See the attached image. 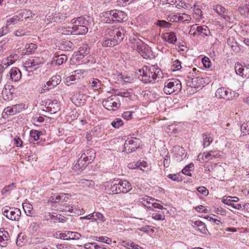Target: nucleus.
<instances>
[{
    "label": "nucleus",
    "instance_id": "nucleus-1",
    "mask_svg": "<svg viewBox=\"0 0 249 249\" xmlns=\"http://www.w3.org/2000/svg\"><path fill=\"white\" fill-rule=\"evenodd\" d=\"M102 44L104 47H113L120 43L124 37L125 31L123 27L108 29L106 32Z\"/></svg>",
    "mask_w": 249,
    "mask_h": 249
},
{
    "label": "nucleus",
    "instance_id": "nucleus-2",
    "mask_svg": "<svg viewBox=\"0 0 249 249\" xmlns=\"http://www.w3.org/2000/svg\"><path fill=\"white\" fill-rule=\"evenodd\" d=\"M139 78L144 83L154 82L157 78L161 77L162 72L156 66H144L139 70Z\"/></svg>",
    "mask_w": 249,
    "mask_h": 249
},
{
    "label": "nucleus",
    "instance_id": "nucleus-3",
    "mask_svg": "<svg viewBox=\"0 0 249 249\" xmlns=\"http://www.w3.org/2000/svg\"><path fill=\"white\" fill-rule=\"evenodd\" d=\"M100 18L102 22L108 24L125 22L127 19L124 12L118 10L104 12L100 14Z\"/></svg>",
    "mask_w": 249,
    "mask_h": 249
},
{
    "label": "nucleus",
    "instance_id": "nucleus-4",
    "mask_svg": "<svg viewBox=\"0 0 249 249\" xmlns=\"http://www.w3.org/2000/svg\"><path fill=\"white\" fill-rule=\"evenodd\" d=\"M134 42L133 49L136 50L143 58L152 59L155 57V55L151 48L139 39H133Z\"/></svg>",
    "mask_w": 249,
    "mask_h": 249
},
{
    "label": "nucleus",
    "instance_id": "nucleus-5",
    "mask_svg": "<svg viewBox=\"0 0 249 249\" xmlns=\"http://www.w3.org/2000/svg\"><path fill=\"white\" fill-rule=\"evenodd\" d=\"M131 189V184L126 180L117 178L111 180L110 190L114 194L126 193Z\"/></svg>",
    "mask_w": 249,
    "mask_h": 249
},
{
    "label": "nucleus",
    "instance_id": "nucleus-6",
    "mask_svg": "<svg viewBox=\"0 0 249 249\" xmlns=\"http://www.w3.org/2000/svg\"><path fill=\"white\" fill-rule=\"evenodd\" d=\"M181 84L178 79H168L164 83L163 91L166 94L169 95L173 93H178L181 90Z\"/></svg>",
    "mask_w": 249,
    "mask_h": 249
},
{
    "label": "nucleus",
    "instance_id": "nucleus-7",
    "mask_svg": "<svg viewBox=\"0 0 249 249\" xmlns=\"http://www.w3.org/2000/svg\"><path fill=\"white\" fill-rule=\"evenodd\" d=\"M44 63V59L40 57H31L24 63L23 67L28 72H33L36 70L40 66Z\"/></svg>",
    "mask_w": 249,
    "mask_h": 249
},
{
    "label": "nucleus",
    "instance_id": "nucleus-8",
    "mask_svg": "<svg viewBox=\"0 0 249 249\" xmlns=\"http://www.w3.org/2000/svg\"><path fill=\"white\" fill-rule=\"evenodd\" d=\"M1 211L3 215L11 220L18 221L20 219L21 211L18 208L5 206L2 208Z\"/></svg>",
    "mask_w": 249,
    "mask_h": 249
},
{
    "label": "nucleus",
    "instance_id": "nucleus-9",
    "mask_svg": "<svg viewBox=\"0 0 249 249\" xmlns=\"http://www.w3.org/2000/svg\"><path fill=\"white\" fill-rule=\"evenodd\" d=\"M140 141L134 137H128L124 144L123 152L130 153L135 151L140 147Z\"/></svg>",
    "mask_w": 249,
    "mask_h": 249
},
{
    "label": "nucleus",
    "instance_id": "nucleus-10",
    "mask_svg": "<svg viewBox=\"0 0 249 249\" xmlns=\"http://www.w3.org/2000/svg\"><path fill=\"white\" fill-rule=\"evenodd\" d=\"M236 93L232 92L231 90L223 87L218 89L215 93V96L219 99L226 100H231L235 97Z\"/></svg>",
    "mask_w": 249,
    "mask_h": 249
},
{
    "label": "nucleus",
    "instance_id": "nucleus-11",
    "mask_svg": "<svg viewBox=\"0 0 249 249\" xmlns=\"http://www.w3.org/2000/svg\"><path fill=\"white\" fill-rule=\"evenodd\" d=\"M102 104L103 106L107 110H113L114 108H118L121 104L116 95H112L107 99H104Z\"/></svg>",
    "mask_w": 249,
    "mask_h": 249
},
{
    "label": "nucleus",
    "instance_id": "nucleus-12",
    "mask_svg": "<svg viewBox=\"0 0 249 249\" xmlns=\"http://www.w3.org/2000/svg\"><path fill=\"white\" fill-rule=\"evenodd\" d=\"M44 103L46 109H43V111L50 112L51 114H54L60 109V104L56 100L52 101L47 99L44 101Z\"/></svg>",
    "mask_w": 249,
    "mask_h": 249
},
{
    "label": "nucleus",
    "instance_id": "nucleus-13",
    "mask_svg": "<svg viewBox=\"0 0 249 249\" xmlns=\"http://www.w3.org/2000/svg\"><path fill=\"white\" fill-rule=\"evenodd\" d=\"M25 107L23 104H18L13 105L11 107H7L4 108L2 114H5L7 115H14L21 112Z\"/></svg>",
    "mask_w": 249,
    "mask_h": 249
},
{
    "label": "nucleus",
    "instance_id": "nucleus-14",
    "mask_svg": "<svg viewBox=\"0 0 249 249\" xmlns=\"http://www.w3.org/2000/svg\"><path fill=\"white\" fill-rule=\"evenodd\" d=\"M67 17L66 13H55L48 15L47 19L51 22H61L65 20Z\"/></svg>",
    "mask_w": 249,
    "mask_h": 249
},
{
    "label": "nucleus",
    "instance_id": "nucleus-15",
    "mask_svg": "<svg viewBox=\"0 0 249 249\" xmlns=\"http://www.w3.org/2000/svg\"><path fill=\"white\" fill-rule=\"evenodd\" d=\"M196 25H193L191 27L190 33L192 31H197L198 33L202 36H212L209 28L205 25L196 26Z\"/></svg>",
    "mask_w": 249,
    "mask_h": 249
},
{
    "label": "nucleus",
    "instance_id": "nucleus-16",
    "mask_svg": "<svg viewBox=\"0 0 249 249\" xmlns=\"http://www.w3.org/2000/svg\"><path fill=\"white\" fill-rule=\"evenodd\" d=\"M89 163L88 161L80 156V157L78 158L77 162L73 166L72 169L75 172L80 173L82 171Z\"/></svg>",
    "mask_w": 249,
    "mask_h": 249
},
{
    "label": "nucleus",
    "instance_id": "nucleus-17",
    "mask_svg": "<svg viewBox=\"0 0 249 249\" xmlns=\"http://www.w3.org/2000/svg\"><path fill=\"white\" fill-rule=\"evenodd\" d=\"M7 76L11 80L17 82L21 79V73L18 68L13 67L10 70Z\"/></svg>",
    "mask_w": 249,
    "mask_h": 249
},
{
    "label": "nucleus",
    "instance_id": "nucleus-18",
    "mask_svg": "<svg viewBox=\"0 0 249 249\" xmlns=\"http://www.w3.org/2000/svg\"><path fill=\"white\" fill-rule=\"evenodd\" d=\"M95 150L90 148L83 151L81 156L89 163H91L95 159Z\"/></svg>",
    "mask_w": 249,
    "mask_h": 249
},
{
    "label": "nucleus",
    "instance_id": "nucleus-19",
    "mask_svg": "<svg viewBox=\"0 0 249 249\" xmlns=\"http://www.w3.org/2000/svg\"><path fill=\"white\" fill-rule=\"evenodd\" d=\"M61 78L60 75H56L52 77L46 83L47 88L45 89L49 90L52 89L60 84Z\"/></svg>",
    "mask_w": 249,
    "mask_h": 249
},
{
    "label": "nucleus",
    "instance_id": "nucleus-20",
    "mask_svg": "<svg viewBox=\"0 0 249 249\" xmlns=\"http://www.w3.org/2000/svg\"><path fill=\"white\" fill-rule=\"evenodd\" d=\"M157 201V200L147 196H142L139 198V202L148 209H151V204L152 201Z\"/></svg>",
    "mask_w": 249,
    "mask_h": 249
},
{
    "label": "nucleus",
    "instance_id": "nucleus-21",
    "mask_svg": "<svg viewBox=\"0 0 249 249\" xmlns=\"http://www.w3.org/2000/svg\"><path fill=\"white\" fill-rule=\"evenodd\" d=\"M73 34L85 35L88 31V26L83 25H73L72 27Z\"/></svg>",
    "mask_w": 249,
    "mask_h": 249
},
{
    "label": "nucleus",
    "instance_id": "nucleus-22",
    "mask_svg": "<svg viewBox=\"0 0 249 249\" xmlns=\"http://www.w3.org/2000/svg\"><path fill=\"white\" fill-rule=\"evenodd\" d=\"M162 36L164 40L169 43L175 44L177 41L176 34L173 32L165 33L162 35Z\"/></svg>",
    "mask_w": 249,
    "mask_h": 249
},
{
    "label": "nucleus",
    "instance_id": "nucleus-23",
    "mask_svg": "<svg viewBox=\"0 0 249 249\" xmlns=\"http://www.w3.org/2000/svg\"><path fill=\"white\" fill-rule=\"evenodd\" d=\"M9 233L3 229H0V246L4 247L6 246L7 241L9 240Z\"/></svg>",
    "mask_w": 249,
    "mask_h": 249
},
{
    "label": "nucleus",
    "instance_id": "nucleus-24",
    "mask_svg": "<svg viewBox=\"0 0 249 249\" xmlns=\"http://www.w3.org/2000/svg\"><path fill=\"white\" fill-rule=\"evenodd\" d=\"M88 85L94 90H98L103 85L101 81L97 78H91L89 81Z\"/></svg>",
    "mask_w": 249,
    "mask_h": 249
},
{
    "label": "nucleus",
    "instance_id": "nucleus-25",
    "mask_svg": "<svg viewBox=\"0 0 249 249\" xmlns=\"http://www.w3.org/2000/svg\"><path fill=\"white\" fill-rule=\"evenodd\" d=\"M234 69L237 75L245 77L248 76V72L244 73V71H248L249 72V69L248 68H243L240 63H237L235 64Z\"/></svg>",
    "mask_w": 249,
    "mask_h": 249
},
{
    "label": "nucleus",
    "instance_id": "nucleus-26",
    "mask_svg": "<svg viewBox=\"0 0 249 249\" xmlns=\"http://www.w3.org/2000/svg\"><path fill=\"white\" fill-rule=\"evenodd\" d=\"M68 59V57L65 54L58 55L53 58L52 64L60 66L63 63H65Z\"/></svg>",
    "mask_w": 249,
    "mask_h": 249
},
{
    "label": "nucleus",
    "instance_id": "nucleus-27",
    "mask_svg": "<svg viewBox=\"0 0 249 249\" xmlns=\"http://www.w3.org/2000/svg\"><path fill=\"white\" fill-rule=\"evenodd\" d=\"M193 226L196 230L200 231L202 233L206 234L207 232V229L205 223L200 221L194 222Z\"/></svg>",
    "mask_w": 249,
    "mask_h": 249
},
{
    "label": "nucleus",
    "instance_id": "nucleus-28",
    "mask_svg": "<svg viewBox=\"0 0 249 249\" xmlns=\"http://www.w3.org/2000/svg\"><path fill=\"white\" fill-rule=\"evenodd\" d=\"M89 53V49L88 45L86 44L83 45L78 49L77 59H81L83 58L84 56L88 54Z\"/></svg>",
    "mask_w": 249,
    "mask_h": 249
},
{
    "label": "nucleus",
    "instance_id": "nucleus-29",
    "mask_svg": "<svg viewBox=\"0 0 249 249\" xmlns=\"http://www.w3.org/2000/svg\"><path fill=\"white\" fill-rule=\"evenodd\" d=\"M240 14L249 18V0H245L244 3L239 8Z\"/></svg>",
    "mask_w": 249,
    "mask_h": 249
},
{
    "label": "nucleus",
    "instance_id": "nucleus-30",
    "mask_svg": "<svg viewBox=\"0 0 249 249\" xmlns=\"http://www.w3.org/2000/svg\"><path fill=\"white\" fill-rule=\"evenodd\" d=\"M191 80L192 85L190 86L195 88L200 87L203 84V79L199 76H194L190 78Z\"/></svg>",
    "mask_w": 249,
    "mask_h": 249
},
{
    "label": "nucleus",
    "instance_id": "nucleus-31",
    "mask_svg": "<svg viewBox=\"0 0 249 249\" xmlns=\"http://www.w3.org/2000/svg\"><path fill=\"white\" fill-rule=\"evenodd\" d=\"M21 19L24 18L26 20H33L35 17V14L32 13V11L29 10H23L20 13Z\"/></svg>",
    "mask_w": 249,
    "mask_h": 249
},
{
    "label": "nucleus",
    "instance_id": "nucleus-32",
    "mask_svg": "<svg viewBox=\"0 0 249 249\" xmlns=\"http://www.w3.org/2000/svg\"><path fill=\"white\" fill-rule=\"evenodd\" d=\"M59 47L62 50L69 51L73 50L74 48V46L70 41H65L61 43Z\"/></svg>",
    "mask_w": 249,
    "mask_h": 249
},
{
    "label": "nucleus",
    "instance_id": "nucleus-33",
    "mask_svg": "<svg viewBox=\"0 0 249 249\" xmlns=\"http://www.w3.org/2000/svg\"><path fill=\"white\" fill-rule=\"evenodd\" d=\"M122 245L128 249H143L142 247L131 241H123Z\"/></svg>",
    "mask_w": 249,
    "mask_h": 249
},
{
    "label": "nucleus",
    "instance_id": "nucleus-34",
    "mask_svg": "<svg viewBox=\"0 0 249 249\" xmlns=\"http://www.w3.org/2000/svg\"><path fill=\"white\" fill-rule=\"evenodd\" d=\"M44 117L48 118L50 119V117H47L45 115H41L40 114H36L32 118V122L36 125L38 126L40 125L41 123H42L44 121Z\"/></svg>",
    "mask_w": 249,
    "mask_h": 249
},
{
    "label": "nucleus",
    "instance_id": "nucleus-35",
    "mask_svg": "<svg viewBox=\"0 0 249 249\" xmlns=\"http://www.w3.org/2000/svg\"><path fill=\"white\" fill-rule=\"evenodd\" d=\"M79 81V78L77 77L76 75L74 73H72V72L70 76L67 77L65 79L66 84L68 86L76 83Z\"/></svg>",
    "mask_w": 249,
    "mask_h": 249
},
{
    "label": "nucleus",
    "instance_id": "nucleus-36",
    "mask_svg": "<svg viewBox=\"0 0 249 249\" xmlns=\"http://www.w3.org/2000/svg\"><path fill=\"white\" fill-rule=\"evenodd\" d=\"M205 161L212 160L213 158H218L220 155L216 151H211L207 153H204Z\"/></svg>",
    "mask_w": 249,
    "mask_h": 249
},
{
    "label": "nucleus",
    "instance_id": "nucleus-37",
    "mask_svg": "<svg viewBox=\"0 0 249 249\" xmlns=\"http://www.w3.org/2000/svg\"><path fill=\"white\" fill-rule=\"evenodd\" d=\"M135 165H136V167H137V168H140L143 172H147L149 171V166L147 162L144 160H139L136 163H135Z\"/></svg>",
    "mask_w": 249,
    "mask_h": 249
},
{
    "label": "nucleus",
    "instance_id": "nucleus-38",
    "mask_svg": "<svg viewBox=\"0 0 249 249\" xmlns=\"http://www.w3.org/2000/svg\"><path fill=\"white\" fill-rule=\"evenodd\" d=\"M21 18L19 14L14 16L11 18H9L7 21V26H10L11 25H15L18 23L19 21L21 20Z\"/></svg>",
    "mask_w": 249,
    "mask_h": 249
},
{
    "label": "nucleus",
    "instance_id": "nucleus-39",
    "mask_svg": "<svg viewBox=\"0 0 249 249\" xmlns=\"http://www.w3.org/2000/svg\"><path fill=\"white\" fill-rule=\"evenodd\" d=\"M203 138V146L204 147H208L213 142V138L209 133H204L202 135Z\"/></svg>",
    "mask_w": 249,
    "mask_h": 249
},
{
    "label": "nucleus",
    "instance_id": "nucleus-40",
    "mask_svg": "<svg viewBox=\"0 0 249 249\" xmlns=\"http://www.w3.org/2000/svg\"><path fill=\"white\" fill-rule=\"evenodd\" d=\"M92 239L95 241L100 242L102 243H105L108 245H109L111 243V239L106 236H94Z\"/></svg>",
    "mask_w": 249,
    "mask_h": 249
},
{
    "label": "nucleus",
    "instance_id": "nucleus-41",
    "mask_svg": "<svg viewBox=\"0 0 249 249\" xmlns=\"http://www.w3.org/2000/svg\"><path fill=\"white\" fill-rule=\"evenodd\" d=\"M32 244L35 246V248L38 249L40 247L38 246L45 241V239L42 237H35L32 239Z\"/></svg>",
    "mask_w": 249,
    "mask_h": 249
},
{
    "label": "nucleus",
    "instance_id": "nucleus-42",
    "mask_svg": "<svg viewBox=\"0 0 249 249\" xmlns=\"http://www.w3.org/2000/svg\"><path fill=\"white\" fill-rule=\"evenodd\" d=\"M57 32L63 35L73 34L72 27H60L57 29Z\"/></svg>",
    "mask_w": 249,
    "mask_h": 249
},
{
    "label": "nucleus",
    "instance_id": "nucleus-43",
    "mask_svg": "<svg viewBox=\"0 0 249 249\" xmlns=\"http://www.w3.org/2000/svg\"><path fill=\"white\" fill-rule=\"evenodd\" d=\"M178 21L182 23L189 22L191 21L192 18L191 16L186 14H182L178 15Z\"/></svg>",
    "mask_w": 249,
    "mask_h": 249
},
{
    "label": "nucleus",
    "instance_id": "nucleus-44",
    "mask_svg": "<svg viewBox=\"0 0 249 249\" xmlns=\"http://www.w3.org/2000/svg\"><path fill=\"white\" fill-rule=\"evenodd\" d=\"M41 134V132L36 130H32L30 132V136L31 140L36 141H37Z\"/></svg>",
    "mask_w": 249,
    "mask_h": 249
},
{
    "label": "nucleus",
    "instance_id": "nucleus-45",
    "mask_svg": "<svg viewBox=\"0 0 249 249\" xmlns=\"http://www.w3.org/2000/svg\"><path fill=\"white\" fill-rule=\"evenodd\" d=\"M72 73L76 75L77 77L79 78V80L80 81L81 78H83L87 75L88 71L85 70L80 69L73 71Z\"/></svg>",
    "mask_w": 249,
    "mask_h": 249
},
{
    "label": "nucleus",
    "instance_id": "nucleus-46",
    "mask_svg": "<svg viewBox=\"0 0 249 249\" xmlns=\"http://www.w3.org/2000/svg\"><path fill=\"white\" fill-rule=\"evenodd\" d=\"M92 132L93 133V135H94L96 137H101L103 131L102 129V127L99 125H97L96 126H94L92 129Z\"/></svg>",
    "mask_w": 249,
    "mask_h": 249
},
{
    "label": "nucleus",
    "instance_id": "nucleus-47",
    "mask_svg": "<svg viewBox=\"0 0 249 249\" xmlns=\"http://www.w3.org/2000/svg\"><path fill=\"white\" fill-rule=\"evenodd\" d=\"M67 234L69 239L71 240H78L81 237V234L77 232L67 231Z\"/></svg>",
    "mask_w": 249,
    "mask_h": 249
},
{
    "label": "nucleus",
    "instance_id": "nucleus-48",
    "mask_svg": "<svg viewBox=\"0 0 249 249\" xmlns=\"http://www.w3.org/2000/svg\"><path fill=\"white\" fill-rule=\"evenodd\" d=\"M13 63H14L11 60V59H10L9 55L8 57L3 58L2 60L0 65L3 66V67L5 69L6 68L13 64Z\"/></svg>",
    "mask_w": 249,
    "mask_h": 249
},
{
    "label": "nucleus",
    "instance_id": "nucleus-49",
    "mask_svg": "<svg viewBox=\"0 0 249 249\" xmlns=\"http://www.w3.org/2000/svg\"><path fill=\"white\" fill-rule=\"evenodd\" d=\"M15 184L14 183H12L10 185L6 186L1 191L2 194L6 195L7 194L9 193L11 190L15 189Z\"/></svg>",
    "mask_w": 249,
    "mask_h": 249
},
{
    "label": "nucleus",
    "instance_id": "nucleus-50",
    "mask_svg": "<svg viewBox=\"0 0 249 249\" xmlns=\"http://www.w3.org/2000/svg\"><path fill=\"white\" fill-rule=\"evenodd\" d=\"M124 124L123 120L120 118L115 119L111 123V125L115 128H119Z\"/></svg>",
    "mask_w": 249,
    "mask_h": 249
},
{
    "label": "nucleus",
    "instance_id": "nucleus-51",
    "mask_svg": "<svg viewBox=\"0 0 249 249\" xmlns=\"http://www.w3.org/2000/svg\"><path fill=\"white\" fill-rule=\"evenodd\" d=\"M37 48V45L34 43H30L27 44L25 49H26V53L27 54H31L33 51H35Z\"/></svg>",
    "mask_w": 249,
    "mask_h": 249
},
{
    "label": "nucleus",
    "instance_id": "nucleus-52",
    "mask_svg": "<svg viewBox=\"0 0 249 249\" xmlns=\"http://www.w3.org/2000/svg\"><path fill=\"white\" fill-rule=\"evenodd\" d=\"M232 197L230 196H224L222 199V202L224 204L231 206L232 207L233 205V201L232 200Z\"/></svg>",
    "mask_w": 249,
    "mask_h": 249
},
{
    "label": "nucleus",
    "instance_id": "nucleus-53",
    "mask_svg": "<svg viewBox=\"0 0 249 249\" xmlns=\"http://www.w3.org/2000/svg\"><path fill=\"white\" fill-rule=\"evenodd\" d=\"M166 19L169 22H178V14H170L166 16Z\"/></svg>",
    "mask_w": 249,
    "mask_h": 249
},
{
    "label": "nucleus",
    "instance_id": "nucleus-54",
    "mask_svg": "<svg viewBox=\"0 0 249 249\" xmlns=\"http://www.w3.org/2000/svg\"><path fill=\"white\" fill-rule=\"evenodd\" d=\"M194 166V165L193 163H191L188 164V165L186 166L182 170V173L188 176L191 177V173L190 172V168H193Z\"/></svg>",
    "mask_w": 249,
    "mask_h": 249
},
{
    "label": "nucleus",
    "instance_id": "nucleus-55",
    "mask_svg": "<svg viewBox=\"0 0 249 249\" xmlns=\"http://www.w3.org/2000/svg\"><path fill=\"white\" fill-rule=\"evenodd\" d=\"M27 31L23 28H20L14 32V35L18 37H20L27 35Z\"/></svg>",
    "mask_w": 249,
    "mask_h": 249
},
{
    "label": "nucleus",
    "instance_id": "nucleus-56",
    "mask_svg": "<svg viewBox=\"0 0 249 249\" xmlns=\"http://www.w3.org/2000/svg\"><path fill=\"white\" fill-rule=\"evenodd\" d=\"M173 71H178L181 68V62L178 60H176L173 62L172 65Z\"/></svg>",
    "mask_w": 249,
    "mask_h": 249
},
{
    "label": "nucleus",
    "instance_id": "nucleus-57",
    "mask_svg": "<svg viewBox=\"0 0 249 249\" xmlns=\"http://www.w3.org/2000/svg\"><path fill=\"white\" fill-rule=\"evenodd\" d=\"M241 131L244 135L249 134V122L241 125Z\"/></svg>",
    "mask_w": 249,
    "mask_h": 249
},
{
    "label": "nucleus",
    "instance_id": "nucleus-58",
    "mask_svg": "<svg viewBox=\"0 0 249 249\" xmlns=\"http://www.w3.org/2000/svg\"><path fill=\"white\" fill-rule=\"evenodd\" d=\"M77 25L89 26V22L83 17H78L77 18V22L76 25Z\"/></svg>",
    "mask_w": 249,
    "mask_h": 249
},
{
    "label": "nucleus",
    "instance_id": "nucleus-59",
    "mask_svg": "<svg viewBox=\"0 0 249 249\" xmlns=\"http://www.w3.org/2000/svg\"><path fill=\"white\" fill-rule=\"evenodd\" d=\"M213 9L218 14L221 16L225 13V9L220 5H217L214 6Z\"/></svg>",
    "mask_w": 249,
    "mask_h": 249
},
{
    "label": "nucleus",
    "instance_id": "nucleus-60",
    "mask_svg": "<svg viewBox=\"0 0 249 249\" xmlns=\"http://www.w3.org/2000/svg\"><path fill=\"white\" fill-rule=\"evenodd\" d=\"M158 25L160 27L166 28H169L172 25L171 23L165 20H159Z\"/></svg>",
    "mask_w": 249,
    "mask_h": 249
},
{
    "label": "nucleus",
    "instance_id": "nucleus-61",
    "mask_svg": "<svg viewBox=\"0 0 249 249\" xmlns=\"http://www.w3.org/2000/svg\"><path fill=\"white\" fill-rule=\"evenodd\" d=\"M152 217L156 220H163L164 219V214L159 213H152Z\"/></svg>",
    "mask_w": 249,
    "mask_h": 249
},
{
    "label": "nucleus",
    "instance_id": "nucleus-62",
    "mask_svg": "<svg viewBox=\"0 0 249 249\" xmlns=\"http://www.w3.org/2000/svg\"><path fill=\"white\" fill-rule=\"evenodd\" d=\"M197 191L204 196H207L209 194L208 190L204 186H200L197 188Z\"/></svg>",
    "mask_w": 249,
    "mask_h": 249
},
{
    "label": "nucleus",
    "instance_id": "nucleus-63",
    "mask_svg": "<svg viewBox=\"0 0 249 249\" xmlns=\"http://www.w3.org/2000/svg\"><path fill=\"white\" fill-rule=\"evenodd\" d=\"M9 32V26H7V24H6L5 26H3L0 29V37L6 35Z\"/></svg>",
    "mask_w": 249,
    "mask_h": 249
},
{
    "label": "nucleus",
    "instance_id": "nucleus-64",
    "mask_svg": "<svg viewBox=\"0 0 249 249\" xmlns=\"http://www.w3.org/2000/svg\"><path fill=\"white\" fill-rule=\"evenodd\" d=\"M140 231L146 232L148 234H152L154 232V230L149 226L141 228L140 229Z\"/></svg>",
    "mask_w": 249,
    "mask_h": 249
}]
</instances>
